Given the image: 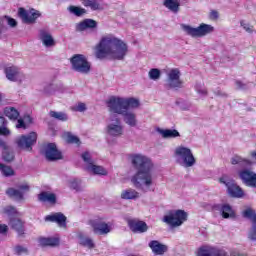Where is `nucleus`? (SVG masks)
I'll use <instances>...</instances> for the list:
<instances>
[{
	"mask_svg": "<svg viewBox=\"0 0 256 256\" xmlns=\"http://www.w3.org/2000/svg\"><path fill=\"white\" fill-rule=\"evenodd\" d=\"M38 243L41 247H59L60 240L57 237H40Z\"/></svg>",
	"mask_w": 256,
	"mask_h": 256,
	"instance_id": "obj_27",
	"label": "nucleus"
},
{
	"mask_svg": "<svg viewBox=\"0 0 256 256\" xmlns=\"http://www.w3.org/2000/svg\"><path fill=\"white\" fill-rule=\"evenodd\" d=\"M211 17H212L213 19H218V18H219V12H217V11H212V12H211Z\"/></svg>",
	"mask_w": 256,
	"mask_h": 256,
	"instance_id": "obj_57",
	"label": "nucleus"
},
{
	"mask_svg": "<svg viewBox=\"0 0 256 256\" xmlns=\"http://www.w3.org/2000/svg\"><path fill=\"white\" fill-rule=\"evenodd\" d=\"M4 115L10 119V121H17L19 119V111L15 107L4 108Z\"/></svg>",
	"mask_w": 256,
	"mask_h": 256,
	"instance_id": "obj_35",
	"label": "nucleus"
},
{
	"mask_svg": "<svg viewBox=\"0 0 256 256\" xmlns=\"http://www.w3.org/2000/svg\"><path fill=\"white\" fill-rule=\"evenodd\" d=\"M128 226L133 233H147L149 229L144 221L129 220Z\"/></svg>",
	"mask_w": 256,
	"mask_h": 256,
	"instance_id": "obj_22",
	"label": "nucleus"
},
{
	"mask_svg": "<svg viewBox=\"0 0 256 256\" xmlns=\"http://www.w3.org/2000/svg\"><path fill=\"white\" fill-rule=\"evenodd\" d=\"M4 73L8 81L14 83H23V81H25V74H23L17 66H7L4 69Z\"/></svg>",
	"mask_w": 256,
	"mask_h": 256,
	"instance_id": "obj_16",
	"label": "nucleus"
},
{
	"mask_svg": "<svg viewBox=\"0 0 256 256\" xmlns=\"http://www.w3.org/2000/svg\"><path fill=\"white\" fill-rule=\"evenodd\" d=\"M189 107H190V106L188 105L187 107L182 108V109L185 111V110L189 109Z\"/></svg>",
	"mask_w": 256,
	"mask_h": 256,
	"instance_id": "obj_59",
	"label": "nucleus"
},
{
	"mask_svg": "<svg viewBox=\"0 0 256 256\" xmlns=\"http://www.w3.org/2000/svg\"><path fill=\"white\" fill-rule=\"evenodd\" d=\"M70 189L74 191H83V186H81V180L73 179L70 181Z\"/></svg>",
	"mask_w": 256,
	"mask_h": 256,
	"instance_id": "obj_46",
	"label": "nucleus"
},
{
	"mask_svg": "<svg viewBox=\"0 0 256 256\" xmlns=\"http://www.w3.org/2000/svg\"><path fill=\"white\" fill-rule=\"evenodd\" d=\"M141 102L137 98H123L112 96L107 101V107L110 113L122 115L123 121L129 127H137V114L129 111V109H138Z\"/></svg>",
	"mask_w": 256,
	"mask_h": 256,
	"instance_id": "obj_2",
	"label": "nucleus"
},
{
	"mask_svg": "<svg viewBox=\"0 0 256 256\" xmlns=\"http://www.w3.org/2000/svg\"><path fill=\"white\" fill-rule=\"evenodd\" d=\"M7 123V119L0 115V135H4L5 137H7V135H11V130L7 128Z\"/></svg>",
	"mask_w": 256,
	"mask_h": 256,
	"instance_id": "obj_37",
	"label": "nucleus"
},
{
	"mask_svg": "<svg viewBox=\"0 0 256 256\" xmlns=\"http://www.w3.org/2000/svg\"><path fill=\"white\" fill-rule=\"evenodd\" d=\"M41 153L47 159V161H59L63 159V154L57 149V144L48 143L42 146Z\"/></svg>",
	"mask_w": 256,
	"mask_h": 256,
	"instance_id": "obj_12",
	"label": "nucleus"
},
{
	"mask_svg": "<svg viewBox=\"0 0 256 256\" xmlns=\"http://www.w3.org/2000/svg\"><path fill=\"white\" fill-rule=\"evenodd\" d=\"M0 147H2L4 151V149H7L9 146L2 139H0Z\"/></svg>",
	"mask_w": 256,
	"mask_h": 256,
	"instance_id": "obj_58",
	"label": "nucleus"
},
{
	"mask_svg": "<svg viewBox=\"0 0 256 256\" xmlns=\"http://www.w3.org/2000/svg\"><path fill=\"white\" fill-rule=\"evenodd\" d=\"M149 247L154 255H165L168 251L167 245L161 244L157 240L150 241Z\"/></svg>",
	"mask_w": 256,
	"mask_h": 256,
	"instance_id": "obj_26",
	"label": "nucleus"
},
{
	"mask_svg": "<svg viewBox=\"0 0 256 256\" xmlns=\"http://www.w3.org/2000/svg\"><path fill=\"white\" fill-rule=\"evenodd\" d=\"M7 231H9V227L5 224H0V233L6 235Z\"/></svg>",
	"mask_w": 256,
	"mask_h": 256,
	"instance_id": "obj_52",
	"label": "nucleus"
},
{
	"mask_svg": "<svg viewBox=\"0 0 256 256\" xmlns=\"http://www.w3.org/2000/svg\"><path fill=\"white\" fill-rule=\"evenodd\" d=\"M85 29H97V21L85 19L76 25V31H85Z\"/></svg>",
	"mask_w": 256,
	"mask_h": 256,
	"instance_id": "obj_30",
	"label": "nucleus"
},
{
	"mask_svg": "<svg viewBox=\"0 0 256 256\" xmlns=\"http://www.w3.org/2000/svg\"><path fill=\"white\" fill-rule=\"evenodd\" d=\"M4 19H6L7 24L9 25V27H12V29H15V27H17V20H15L14 18L4 16Z\"/></svg>",
	"mask_w": 256,
	"mask_h": 256,
	"instance_id": "obj_48",
	"label": "nucleus"
},
{
	"mask_svg": "<svg viewBox=\"0 0 256 256\" xmlns=\"http://www.w3.org/2000/svg\"><path fill=\"white\" fill-rule=\"evenodd\" d=\"M38 201L41 203H51L52 205H55V203H57V196L54 193L44 191L38 195Z\"/></svg>",
	"mask_w": 256,
	"mask_h": 256,
	"instance_id": "obj_31",
	"label": "nucleus"
},
{
	"mask_svg": "<svg viewBox=\"0 0 256 256\" xmlns=\"http://www.w3.org/2000/svg\"><path fill=\"white\" fill-rule=\"evenodd\" d=\"M84 7H89L91 11H103V0H81Z\"/></svg>",
	"mask_w": 256,
	"mask_h": 256,
	"instance_id": "obj_28",
	"label": "nucleus"
},
{
	"mask_svg": "<svg viewBox=\"0 0 256 256\" xmlns=\"http://www.w3.org/2000/svg\"><path fill=\"white\" fill-rule=\"evenodd\" d=\"M148 77L152 81H159V79H161V70L157 68L150 69V71L148 72Z\"/></svg>",
	"mask_w": 256,
	"mask_h": 256,
	"instance_id": "obj_43",
	"label": "nucleus"
},
{
	"mask_svg": "<svg viewBox=\"0 0 256 256\" xmlns=\"http://www.w3.org/2000/svg\"><path fill=\"white\" fill-rule=\"evenodd\" d=\"M13 253L14 255H29V248L27 246L17 244L16 246L13 247Z\"/></svg>",
	"mask_w": 256,
	"mask_h": 256,
	"instance_id": "obj_40",
	"label": "nucleus"
},
{
	"mask_svg": "<svg viewBox=\"0 0 256 256\" xmlns=\"http://www.w3.org/2000/svg\"><path fill=\"white\" fill-rule=\"evenodd\" d=\"M241 27L247 32V33H253V26H250L249 23L242 20L240 22Z\"/></svg>",
	"mask_w": 256,
	"mask_h": 256,
	"instance_id": "obj_50",
	"label": "nucleus"
},
{
	"mask_svg": "<svg viewBox=\"0 0 256 256\" xmlns=\"http://www.w3.org/2000/svg\"><path fill=\"white\" fill-rule=\"evenodd\" d=\"M216 211H220L223 219H233L235 218V210L229 204H216L214 205Z\"/></svg>",
	"mask_w": 256,
	"mask_h": 256,
	"instance_id": "obj_20",
	"label": "nucleus"
},
{
	"mask_svg": "<svg viewBox=\"0 0 256 256\" xmlns=\"http://www.w3.org/2000/svg\"><path fill=\"white\" fill-rule=\"evenodd\" d=\"M0 171L4 177H11L15 175V171L13 169L5 164L0 163Z\"/></svg>",
	"mask_w": 256,
	"mask_h": 256,
	"instance_id": "obj_44",
	"label": "nucleus"
},
{
	"mask_svg": "<svg viewBox=\"0 0 256 256\" xmlns=\"http://www.w3.org/2000/svg\"><path fill=\"white\" fill-rule=\"evenodd\" d=\"M64 137H65L67 143H70L72 145L75 144L78 146L81 145V140L79 139V137L73 135V133H71V132H66L64 134Z\"/></svg>",
	"mask_w": 256,
	"mask_h": 256,
	"instance_id": "obj_41",
	"label": "nucleus"
},
{
	"mask_svg": "<svg viewBox=\"0 0 256 256\" xmlns=\"http://www.w3.org/2000/svg\"><path fill=\"white\" fill-rule=\"evenodd\" d=\"M10 227L18 234V237L25 235V222H22L19 218L10 219Z\"/></svg>",
	"mask_w": 256,
	"mask_h": 256,
	"instance_id": "obj_24",
	"label": "nucleus"
},
{
	"mask_svg": "<svg viewBox=\"0 0 256 256\" xmlns=\"http://www.w3.org/2000/svg\"><path fill=\"white\" fill-rule=\"evenodd\" d=\"M129 47L123 40L114 36L103 37L95 47L96 59H116L117 61H123L127 57Z\"/></svg>",
	"mask_w": 256,
	"mask_h": 256,
	"instance_id": "obj_3",
	"label": "nucleus"
},
{
	"mask_svg": "<svg viewBox=\"0 0 256 256\" xmlns=\"http://www.w3.org/2000/svg\"><path fill=\"white\" fill-rule=\"evenodd\" d=\"M182 29L186 35H189L193 38L205 37L206 35H209L215 31V28L212 25L205 23L200 24L196 28L183 24Z\"/></svg>",
	"mask_w": 256,
	"mask_h": 256,
	"instance_id": "obj_6",
	"label": "nucleus"
},
{
	"mask_svg": "<svg viewBox=\"0 0 256 256\" xmlns=\"http://www.w3.org/2000/svg\"><path fill=\"white\" fill-rule=\"evenodd\" d=\"M80 245L82 247H88V249H93L95 247V243H93V239L89 237H85L83 235H79Z\"/></svg>",
	"mask_w": 256,
	"mask_h": 256,
	"instance_id": "obj_39",
	"label": "nucleus"
},
{
	"mask_svg": "<svg viewBox=\"0 0 256 256\" xmlns=\"http://www.w3.org/2000/svg\"><path fill=\"white\" fill-rule=\"evenodd\" d=\"M86 170L89 171V173H93L94 175H107V171L105 168H103V166H99V165H90V166H86Z\"/></svg>",
	"mask_w": 256,
	"mask_h": 256,
	"instance_id": "obj_36",
	"label": "nucleus"
},
{
	"mask_svg": "<svg viewBox=\"0 0 256 256\" xmlns=\"http://www.w3.org/2000/svg\"><path fill=\"white\" fill-rule=\"evenodd\" d=\"M74 111H78L79 113H83L87 111V105L83 102H79L76 107L73 108Z\"/></svg>",
	"mask_w": 256,
	"mask_h": 256,
	"instance_id": "obj_47",
	"label": "nucleus"
},
{
	"mask_svg": "<svg viewBox=\"0 0 256 256\" xmlns=\"http://www.w3.org/2000/svg\"><path fill=\"white\" fill-rule=\"evenodd\" d=\"M196 91L199 95H207V90L206 89L196 88Z\"/></svg>",
	"mask_w": 256,
	"mask_h": 256,
	"instance_id": "obj_55",
	"label": "nucleus"
},
{
	"mask_svg": "<svg viewBox=\"0 0 256 256\" xmlns=\"http://www.w3.org/2000/svg\"><path fill=\"white\" fill-rule=\"evenodd\" d=\"M163 223L170 227H181L187 221V213L184 210H171L163 217Z\"/></svg>",
	"mask_w": 256,
	"mask_h": 256,
	"instance_id": "obj_7",
	"label": "nucleus"
},
{
	"mask_svg": "<svg viewBox=\"0 0 256 256\" xmlns=\"http://www.w3.org/2000/svg\"><path fill=\"white\" fill-rule=\"evenodd\" d=\"M39 39L44 47H55V39L47 30L42 29L39 31Z\"/></svg>",
	"mask_w": 256,
	"mask_h": 256,
	"instance_id": "obj_23",
	"label": "nucleus"
},
{
	"mask_svg": "<svg viewBox=\"0 0 256 256\" xmlns=\"http://www.w3.org/2000/svg\"><path fill=\"white\" fill-rule=\"evenodd\" d=\"M2 158L3 161L6 163H12V161H15V152L13 151V148L11 146H8L6 149L2 152Z\"/></svg>",
	"mask_w": 256,
	"mask_h": 256,
	"instance_id": "obj_34",
	"label": "nucleus"
},
{
	"mask_svg": "<svg viewBox=\"0 0 256 256\" xmlns=\"http://www.w3.org/2000/svg\"><path fill=\"white\" fill-rule=\"evenodd\" d=\"M131 162L136 173L131 177V183L142 193H149L153 185V161L143 154H134Z\"/></svg>",
	"mask_w": 256,
	"mask_h": 256,
	"instance_id": "obj_1",
	"label": "nucleus"
},
{
	"mask_svg": "<svg viewBox=\"0 0 256 256\" xmlns=\"http://www.w3.org/2000/svg\"><path fill=\"white\" fill-rule=\"evenodd\" d=\"M23 120L26 125H31V123H33V118H31L29 115L24 116Z\"/></svg>",
	"mask_w": 256,
	"mask_h": 256,
	"instance_id": "obj_54",
	"label": "nucleus"
},
{
	"mask_svg": "<svg viewBox=\"0 0 256 256\" xmlns=\"http://www.w3.org/2000/svg\"><path fill=\"white\" fill-rule=\"evenodd\" d=\"M120 197L125 200L139 199V192L135 189L129 188L122 191Z\"/></svg>",
	"mask_w": 256,
	"mask_h": 256,
	"instance_id": "obj_33",
	"label": "nucleus"
},
{
	"mask_svg": "<svg viewBox=\"0 0 256 256\" xmlns=\"http://www.w3.org/2000/svg\"><path fill=\"white\" fill-rule=\"evenodd\" d=\"M73 71L87 75L91 71V64L83 54H75L70 58Z\"/></svg>",
	"mask_w": 256,
	"mask_h": 256,
	"instance_id": "obj_8",
	"label": "nucleus"
},
{
	"mask_svg": "<svg viewBox=\"0 0 256 256\" xmlns=\"http://www.w3.org/2000/svg\"><path fill=\"white\" fill-rule=\"evenodd\" d=\"M81 158L84 161V163H86V167H90V165L95 164L93 158L91 157V153L89 152L82 153Z\"/></svg>",
	"mask_w": 256,
	"mask_h": 256,
	"instance_id": "obj_45",
	"label": "nucleus"
},
{
	"mask_svg": "<svg viewBox=\"0 0 256 256\" xmlns=\"http://www.w3.org/2000/svg\"><path fill=\"white\" fill-rule=\"evenodd\" d=\"M238 177L247 187H256V173L251 169L244 168L239 170Z\"/></svg>",
	"mask_w": 256,
	"mask_h": 256,
	"instance_id": "obj_17",
	"label": "nucleus"
},
{
	"mask_svg": "<svg viewBox=\"0 0 256 256\" xmlns=\"http://www.w3.org/2000/svg\"><path fill=\"white\" fill-rule=\"evenodd\" d=\"M4 213L7 215H15V213H17V208L13 206H7L4 208Z\"/></svg>",
	"mask_w": 256,
	"mask_h": 256,
	"instance_id": "obj_51",
	"label": "nucleus"
},
{
	"mask_svg": "<svg viewBox=\"0 0 256 256\" xmlns=\"http://www.w3.org/2000/svg\"><path fill=\"white\" fill-rule=\"evenodd\" d=\"M198 256H229V253L215 247L202 246L198 250Z\"/></svg>",
	"mask_w": 256,
	"mask_h": 256,
	"instance_id": "obj_18",
	"label": "nucleus"
},
{
	"mask_svg": "<svg viewBox=\"0 0 256 256\" xmlns=\"http://www.w3.org/2000/svg\"><path fill=\"white\" fill-rule=\"evenodd\" d=\"M49 115L53 119H57V121H68L69 119V116H67V113L65 112L50 111Z\"/></svg>",
	"mask_w": 256,
	"mask_h": 256,
	"instance_id": "obj_42",
	"label": "nucleus"
},
{
	"mask_svg": "<svg viewBox=\"0 0 256 256\" xmlns=\"http://www.w3.org/2000/svg\"><path fill=\"white\" fill-rule=\"evenodd\" d=\"M18 17L22 19L23 23L31 25L32 23H35L39 17H41V12L35 9H30L27 11L25 8H19Z\"/></svg>",
	"mask_w": 256,
	"mask_h": 256,
	"instance_id": "obj_15",
	"label": "nucleus"
},
{
	"mask_svg": "<svg viewBox=\"0 0 256 256\" xmlns=\"http://www.w3.org/2000/svg\"><path fill=\"white\" fill-rule=\"evenodd\" d=\"M16 129H27V124L23 118H17Z\"/></svg>",
	"mask_w": 256,
	"mask_h": 256,
	"instance_id": "obj_49",
	"label": "nucleus"
},
{
	"mask_svg": "<svg viewBox=\"0 0 256 256\" xmlns=\"http://www.w3.org/2000/svg\"><path fill=\"white\" fill-rule=\"evenodd\" d=\"M214 94L217 96V97H227V93L221 91V89H216L214 91Z\"/></svg>",
	"mask_w": 256,
	"mask_h": 256,
	"instance_id": "obj_53",
	"label": "nucleus"
},
{
	"mask_svg": "<svg viewBox=\"0 0 256 256\" xmlns=\"http://www.w3.org/2000/svg\"><path fill=\"white\" fill-rule=\"evenodd\" d=\"M237 89H245V85L241 81H236Z\"/></svg>",
	"mask_w": 256,
	"mask_h": 256,
	"instance_id": "obj_56",
	"label": "nucleus"
},
{
	"mask_svg": "<svg viewBox=\"0 0 256 256\" xmlns=\"http://www.w3.org/2000/svg\"><path fill=\"white\" fill-rule=\"evenodd\" d=\"M219 181L220 183H222L227 187L228 194L231 197H236L237 199H241V197H243L244 195L243 189H241V187H239V185L235 183V180H231L227 178V176H224V177H221Z\"/></svg>",
	"mask_w": 256,
	"mask_h": 256,
	"instance_id": "obj_13",
	"label": "nucleus"
},
{
	"mask_svg": "<svg viewBox=\"0 0 256 256\" xmlns=\"http://www.w3.org/2000/svg\"><path fill=\"white\" fill-rule=\"evenodd\" d=\"M157 133L161 135L162 139H175L177 137H181L179 131L175 129H161L157 128Z\"/></svg>",
	"mask_w": 256,
	"mask_h": 256,
	"instance_id": "obj_29",
	"label": "nucleus"
},
{
	"mask_svg": "<svg viewBox=\"0 0 256 256\" xmlns=\"http://www.w3.org/2000/svg\"><path fill=\"white\" fill-rule=\"evenodd\" d=\"M166 87L168 89H183V81L181 79V71L179 68L171 69L167 74Z\"/></svg>",
	"mask_w": 256,
	"mask_h": 256,
	"instance_id": "obj_10",
	"label": "nucleus"
},
{
	"mask_svg": "<svg viewBox=\"0 0 256 256\" xmlns=\"http://www.w3.org/2000/svg\"><path fill=\"white\" fill-rule=\"evenodd\" d=\"M106 134L112 139H119L122 135H125V127L121 122V118L116 114L110 116L109 122L106 125Z\"/></svg>",
	"mask_w": 256,
	"mask_h": 256,
	"instance_id": "obj_5",
	"label": "nucleus"
},
{
	"mask_svg": "<svg viewBox=\"0 0 256 256\" xmlns=\"http://www.w3.org/2000/svg\"><path fill=\"white\" fill-rule=\"evenodd\" d=\"M88 225L92 227L93 232L96 235H107L108 233H111V227H109V224L105 223L101 218L89 220Z\"/></svg>",
	"mask_w": 256,
	"mask_h": 256,
	"instance_id": "obj_14",
	"label": "nucleus"
},
{
	"mask_svg": "<svg viewBox=\"0 0 256 256\" xmlns=\"http://www.w3.org/2000/svg\"><path fill=\"white\" fill-rule=\"evenodd\" d=\"M230 163L231 165H236L241 170L247 169V167L251 166V160L245 159L237 154L230 158Z\"/></svg>",
	"mask_w": 256,
	"mask_h": 256,
	"instance_id": "obj_25",
	"label": "nucleus"
},
{
	"mask_svg": "<svg viewBox=\"0 0 256 256\" xmlns=\"http://www.w3.org/2000/svg\"><path fill=\"white\" fill-rule=\"evenodd\" d=\"M15 143L18 149H22L23 151H28L31 153V151H33L34 145L37 143V132L23 134L16 138Z\"/></svg>",
	"mask_w": 256,
	"mask_h": 256,
	"instance_id": "obj_9",
	"label": "nucleus"
},
{
	"mask_svg": "<svg viewBox=\"0 0 256 256\" xmlns=\"http://www.w3.org/2000/svg\"><path fill=\"white\" fill-rule=\"evenodd\" d=\"M174 155L176 157V162L179 163V165H182V167H193V165L197 163V160L195 159L191 148H187L185 146H178L174 151Z\"/></svg>",
	"mask_w": 256,
	"mask_h": 256,
	"instance_id": "obj_4",
	"label": "nucleus"
},
{
	"mask_svg": "<svg viewBox=\"0 0 256 256\" xmlns=\"http://www.w3.org/2000/svg\"><path fill=\"white\" fill-rule=\"evenodd\" d=\"M45 221H51L52 223H57L58 227H67V217L63 213L57 212L52 215L45 217Z\"/></svg>",
	"mask_w": 256,
	"mask_h": 256,
	"instance_id": "obj_21",
	"label": "nucleus"
},
{
	"mask_svg": "<svg viewBox=\"0 0 256 256\" xmlns=\"http://www.w3.org/2000/svg\"><path fill=\"white\" fill-rule=\"evenodd\" d=\"M31 187L29 184H19L17 188L10 187L6 190V195L14 201H25V193H29Z\"/></svg>",
	"mask_w": 256,
	"mask_h": 256,
	"instance_id": "obj_11",
	"label": "nucleus"
},
{
	"mask_svg": "<svg viewBox=\"0 0 256 256\" xmlns=\"http://www.w3.org/2000/svg\"><path fill=\"white\" fill-rule=\"evenodd\" d=\"M243 217H245L246 219H250V221L252 222V228L248 234V237L252 241H256V213L253 209L248 208L243 211Z\"/></svg>",
	"mask_w": 256,
	"mask_h": 256,
	"instance_id": "obj_19",
	"label": "nucleus"
},
{
	"mask_svg": "<svg viewBox=\"0 0 256 256\" xmlns=\"http://www.w3.org/2000/svg\"><path fill=\"white\" fill-rule=\"evenodd\" d=\"M164 7L172 11V13H179V7H181V3L179 0H165Z\"/></svg>",
	"mask_w": 256,
	"mask_h": 256,
	"instance_id": "obj_32",
	"label": "nucleus"
},
{
	"mask_svg": "<svg viewBox=\"0 0 256 256\" xmlns=\"http://www.w3.org/2000/svg\"><path fill=\"white\" fill-rule=\"evenodd\" d=\"M68 11L69 13H71L72 15H75L76 17H83V15L87 13V10L79 6H69Z\"/></svg>",
	"mask_w": 256,
	"mask_h": 256,
	"instance_id": "obj_38",
	"label": "nucleus"
}]
</instances>
